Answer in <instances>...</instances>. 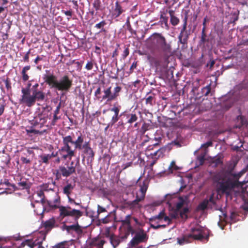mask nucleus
I'll list each match as a JSON object with an SVG mask.
<instances>
[{
	"mask_svg": "<svg viewBox=\"0 0 248 248\" xmlns=\"http://www.w3.org/2000/svg\"><path fill=\"white\" fill-rule=\"evenodd\" d=\"M121 106L119 107H114L110 109V110L111 111H113L114 112V115H119V111H120V108Z\"/></svg>",
	"mask_w": 248,
	"mask_h": 248,
	"instance_id": "0e129e2a",
	"label": "nucleus"
},
{
	"mask_svg": "<svg viewBox=\"0 0 248 248\" xmlns=\"http://www.w3.org/2000/svg\"><path fill=\"white\" fill-rule=\"evenodd\" d=\"M208 204V201H207V199H204L199 204L198 208L200 210L204 211L207 208Z\"/></svg>",
	"mask_w": 248,
	"mask_h": 248,
	"instance_id": "58836bf2",
	"label": "nucleus"
},
{
	"mask_svg": "<svg viewBox=\"0 0 248 248\" xmlns=\"http://www.w3.org/2000/svg\"><path fill=\"white\" fill-rule=\"evenodd\" d=\"M31 68V67L30 65H27L24 66L21 71V74L22 75V80L24 82L28 80L29 79V76L26 72L30 70Z\"/></svg>",
	"mask_w": 248,
	"mask_h": 248,
	"instance_id": "bb28decb",
	"label": "nucleus"
},
{
	"mask_svg": "<svg viewBox=\"0 0 248 248\" xmlns=\"http://www.w3.org/2000/svg\"><path fill=\"white\" fill-rule=\"evenodd\" d=\"M60 171L64 177L67 178L76 172V167L74 166V162L70 163V166L66 167L64 166H60Z\"/></svg>",
	"mask_w": 248,
	"mask_h": 248,
	"instance_id": "f8f14e48",
	"label": "nucleus"
},
{
	"mask_svg": "<svg viewBox=\"0 0 248 248\" xmlns=\"http://www.w3.org/2000/svg\"><path fill=\"white\" fill-rule=\"evenodd\" d=\"M189 209L187 207V206H186V207H185L182 211H181L180 213V217H182V218H187V214L189 212Z\"/></svg>",
	"mask_w": 248,
	"mask_h": 248,
	"instance_id": "a18cd8bd",
	"label": "nucleus"
},
{
	"mask_svg": "<svg viewBox=\"0 0 248 248\" xmlns=\"http://www.w3.org/2000/svg\"><path fill=\"white\" fill-rule=\"evenodd\" d=\"M112 213H109L108 215H107L105 217L102 218L101 219V221L102 223L104 224H106L108 222H111L113 220V217H112Z\"/></svg>",
	"mask_w": 248,
	"mask_h": 248,
	"instance_id": "c9c22d12",
	"label": "nucleus"
},
{
	"mask_svg": "<svg viewBox=\"0 0 248 248\" xmlns=\"http://www.w3.org/2000/svg\"><path fill=\"white\" fill-rule=\"evenodd\" d=\"M211 92V85L209 84L203 87L202 90V93L204 96H207Z\"/></svg>",
	"mask_w": 248,
	"mask_h": 248,
	"instance_id": "c03bdc74",
	"label": "nucleus"
},
{
	"mask_svg": "<svg viewBox=\"0 0 248 248\" xmlns=\"http://www.w3.org/2000/svg\"><path fill=\"white\" fill-rule=\"evenodd\" d=\"M145 103L146 105H149L150 106H153L155 103V94L151 93L150 95L147 94L145 98Z\"/></svg>",
	"mask_w": 248,
	"mask_h": 248,
	"instance_id": "b1692460",
	"label": "nucleus"
},
{
	"mask_svg": "<svg viewBox=\"0 0 248 248\" xmlns=\"http://www.w3.org/2000/svg\"><path fill=\"white\" fill-rule=\"evenodd\" d=\"M179 201L176 204V211L179 212L184 206H188V198L187 196H180L178 198Z\"/></svg>",
	"mask_w": 248,
	"mask_h": 248,
	"instance_id": "a211bd4d",
	"label": "nucleus"
},
{
	"mask_svg": "<svg viewBox=\"0 0 248 248\" xmlns=\"http://www.w3.org/2000/svg\"><path fill=\"white\" fill-rule=\"evenodd\" d=\"M144 199H141V198L136 195V199L133 201L128 202L127 204L130 207V208L134 209V208H140L141 205L140 204L139 202Z\"/></svg>",
	"mask_w": 248,
	"mask_h": 248,
	"instance_id": "aec40b11",
	"label": "nucleus"
},
{
	"mask_svg": "<svg viewBox=\"0 0 248 248\" xmlns=\"http://www.w3.org/2000/svg\"><path fill=\"white\" fill-rule=\"evenodd\" d=\"M61 116H58V115L53 114V118L51 120V125L54 126L56 124V123L58 120L61 119Z\"/></svg>",
	"mask_w": 248,
	"mask_h": 248,
	"instance_id": "864d4df0",
	"label": "nucleus"
},
{
	"mask_svg": "<svg viewBox=\"0 0 248 248\" xmlns=\"http://www.w3.org/2000/svg\"><path fill=\"white\" fill-rule=\"evenodd\" d=\"M125 226H126V231L124 233V234L123 235H122V236H121V238L123 240L126 239L130 233L132 234L134 233V230L133 229L131 224H130L129 225H125Z\"/></svg>",
	"mask_w": 248,
	"mask_h": 248,
	"instance_id": "cd10ccee",
	"label": "nucleus"
},
{
	"mask_svg": "<svg viewBox=\"0 0 248 248\" xmlns=\"http://www.w3.org/2000/svg\"><path fill=\"white\" fill-rule=\"evenodd\" d=\"M52 248H69V245L68 242L63 241L56 244Z\"/></svg>",
	"mask_w": 248,
	"mask_h": 248,
	"instance_id": "72a5a7b5",
	"label": "nucleus"
},
{
	"mask_svg": "<svg viewBox=\"0 0 248 248\" xmlns=\"http://www.w3.org/2000/svg\"><path fill=\"white\" fill-rule=\"evenodd\" d=\"M93 8L96 11H98L100 9L101 3L100 0H94L93 3Z\"/></svg>",
	"mask_w": 248,
	"mask_h": 248,
	"instance_id": "8fccbe9b",
	"label": "nucleus"
},
{
	"mask_svg": "<svg viewBox=\"0 0 248 248\" xmlns=\"http://www.w3.org/2000/svg\"><path fill=\"white\" fill-rule=\"evenodd\" d=\"M170 22L172 25L175 26L179 23L180 20L177 17L174 16L170 17Z\"/></svg>",
	"mask_w": 248,
	"mask_h": 248,
	"instance_id": "09e8293b",
	"label": "nucleus"
},
{
	"mask_svg": "<svg viewBox=\"0 0 248 248\" xmlns=\"http://www.w3.org/2000/svg\"><path fill=\"white\" fill-rule=\"evenodd\" d=\"M125 11L121 3L117 1L115 3L114 8L112 9L111 13L112 18L115 19L119 17Z\"/></svg>",
	"mask_w": 248,
	"mask_h": 248,
	"instance_id": "dca6fc26",
	"label": "nucleus"
},
{
	"mask_svg": "<svg viewBox=\"0 0 248 248\" xmlns=\"http://www.w3.org/2000/svg\"><path fill=\"white\" fill-rule=\"evenodd\" d=\"M85 135L79 133L77 138L74 140L70 136V145L74 146L75 152L76 150H82L81 156L83 160L85 158L88 162H92L94 160L95 153L91 146L90 141L84 140Z\"/></svg>",
	"mask_w": 248,
	"mask_h": 248,
	"instance_id": "7ed1b4c3",
	"label": "nucleus"
},
{
	"mask_svg": "<svg viewBox=\"0 0 248 248\" xmlns=\"http://www.w3.org/2000/svg\"><path fill=\"white\" fill-rule=\"evenodd\" d=\"M42 109V111L35 117V120L32 123L34 126L40 123V127H41L46 122L48 117V113L51 110L52 108L51 106L46 105L45 107H43Z\"/></svg>",
	"mask_w": 248,
	"mask_h": 248,
	"instance_id": "9d476101",
	"label": "nucleus"
},
{
	"mask_svg": "<svg viewBox=\"0 0 248 248\" xmlns=\"http://www.w3.org/2000/svg\"><path fill=\"white\" fill-rule=\"evenodd\" d=\"M169 17L167 16V15H160V20L162 23H164L165 25H168Z\"/></svg>",
	"mask_w": 248,
	"mask_h": 248,
	"instance_id": "052dcab7",
	"label": "nucleus"
},
{
	"mask_svg": "<svg viewBox=\"0 0 248 248\" xmlns=\"http://www.w3.org/2000/svg\"><path fill=\"white\" fill-rule=\"evenodd\" d=\"M111 87H109L104 91V95L102 97L103 99L105 100L107 99L108 101L114 100V99L112 98L113 95L111 93Z\"/></svg>",
	"mask_w": 248,
	"mask_h": 248,
	"instance_id": "4be33fe9",
	"label": "nucleus"
},
{
	"mask_svg": "<svg viewBox=\"0 0 248 248\" xmlns=\"http://www.w3.org/2000/svg\"><path fill=\"white\" fill-rule=\"evenodd\" d=\"M118 72L119 69H116L115 68H112V70L110 71V78L112 79H117L118 78Z\"/></svg>",
	"mask_w": 248,
	"mask_h": 248,
	"instance_id": "4c0bfd02",
	"label": "nucleus"
},
{
	"mask_svg": "<svg viewBox=\"0 0 248 248\" xmlns=\"http://www.w3.org/2000/svg\"><path fill=\"white\" fill-rule=\"evenodd\" d=\"M31 83L30 82H29L27 84V86L26 88H22L21 89V93L22 94V95H21V97L20 99V103L24 99V93H25V92H26V91H29V93H31V91H30V87L31 86Z\"/></svg>",
	"mask_w": 248,
	"mask_h": 248,
	"instance_id": "e433bc0d",
	"label": "nucleus"
},
{
	"mask_svg": "<svg viewBox=\"0 0 248 248\" xmlns=\"http://www.w3.org/2000/svg\"><path fill=\"white\" fill-rule=\"evenodd\" d=\"M24 95L25 97L20 103L29 108L33 106L36 101H43L46 98L45 93L40 90L32 91L31 94L27 90Z\"/></svg>",
	"mask_w": 248,
	"mask_h": 248,
	"instance_id": "0eeeda50",
	"label": "nucleus"
},
{
	"mask_svg": "<svg viewBox=\"0 0 248 248\" xmlns=\"http://www.w3.org/2000/svg\"><path fill=\"white\" fill-rule=\"evenodd\" d=\"M56 182H52V185L49 183L43 184L40 186L41 189L44 191H48L49 190H53L54 186H55Z\"/></svg>",
	"mask_w": 248,
	"mask_h": 248,
	"instance_id": "393cba45",
	"label": "nucleus"
},
{
	"mask_svg": "<svg viewBox=\"0 0 248 248\" xmlns=\"http://www.w3.org/2000/svg\"><path fill=\"white\" fill-rule=\"evenodd\" d=\"M150 126V124H147L144 123L141 128V131L142 134H144L147 130H149V127Z\"/></svg>",
	"mask_w": 248,
	"mask_h": 248,
	"instance_id": "bf43d9fd",
	"label": "nucleus"
},
{
	"mask_svg": "<svg viewBox=\"0 0 248 248\" xmlns=\"http://www.w3.org/2000/svg\"><path fill=\"white\" fill-rule=\"evenodd\" d=\"M55 221L53 219L46 221L44 223V226L46 228L49 229L54 227Z\"/></svg>",
	"mask_w": 248,
	"mask_h": 248,
	"instance_id": "ea45409f",
	"label": "nucleus"
},
{
	"mask_svg": "<svg viewBox=\"0 0 248 248\" xmlns=\"http://www.w3.org/2000/svg\"><path fill=\"white\" fill-rule=\"evenodd\" d=\"M212 163L214 164L215 167L222 165L223 164L222 157L221 156L215 157L213 158Z\"/></svg>",
	"mask_w": 248,
	"mask_h": 248,
	"instance_id": "f704fd0d",
	"label": "nucleus"
},
{
	"mask_svg": "<svg viewBox=\"0 0 248 248\" xmlns=\"http://www.w3.org/2000/svg\"><path fill=\"white\" fill-rule=\"evenodd\" d=\"M197 160L199 162V165H202L205 160V154H202L197 157Z\"/></svg>",
	"mask_w": 248,
	"mask_h": 248,
	"instance_id": "de8ad7c7",
	"label": "nucleus"
},
{
	"mask_svg": "<svg viewBox=\"0 0 248 248\" xmlns=\"http://www.w3.org/2000/svg\"><path fill=\"white\" fill-rule=\"evenodd\" d=\"M147 235L143 232L141 233H137L132 239L129 243V245L131 247H135L141 242H143L146 240Z\"/></svg>",
	"mask_w": 248,
	"mask_h": 248,
	"instance_id": "4468645a",
	"label": "nucleus"
},
{
	"mask_svg": "<svg viewBox=\"0 0 248 248\" xmlns=\"http://www.w3.org/2000/svg\"><path fill=\"white\" fill-rule=\"evenodd\" d=\"M46 238V233L43 232H40L36 233V239L32 242L30 240H27L22 243V245H27L31 248L35 246H38V248H43L42 243L45 240Z\"/></svg>",
	"mask_w": 248,
	"mask_h": 248,
	"instance_id": "9b49d317",
	"label": "nucleus"
},
{
	"mask_svg": "<svg viewBox=\"0 0 248 248\" xmlns=\"http://www.w3.org/2000/svg\"><path fill=\"white\" fill-rule=\"evenodd\" d=\"M40 159L39 162L42 163L48 164L49 163V160L50 159L49 154H42L39 156Z\"/></svg>",
	"mask_w": 248,
	"mask_h": 248,
	"instance_id": "7c9ffc66",
	"label": "nucleus"
},
{
	"mask_svg": "<svg viewBox=\"0 0 248 248\" xmlns=\"http://www.w3.org/2000/svg\"><path fill=\"white\" fill-rule=\"evenodd\" d=\"M75 185H73L71 183L67 184L63 188V193L69 197L71 194L72 190L74 188Z\"/></svg>",
	"mask_w": 248,
	"mask_h": 248,
	"instance_id": "a878e982",
	"label": "nucleus"
},
{
	"mask_svg": "<svg viewBox=\"0 0 248 248\" xmlns=\"http://www.w3.org/2000/svg\"><path fill=\"white\" fill-rule=\"evenodd\" d=\"M107 24L105 20H102L99 23L96 24L94 27L97 29H100V32H106V31L104 29V26Z\"/></svg>",
	"mask_w": 248,
	"mask_h": 248,
	"instance_id": "2f4dec72",
	"label": "nucleus"
},
{
	"mask_svg": "<svg viewBox=\"0 0 248 248\" xmlns=\"http://www.w3.org/2000/svg\"><path fill=\"white\" fill-rule=\"evenodd\" d=\"M209 39L207 38V35L205 33V30L204 28L202 29L201 37L199 41V45L200 46H204L206 42H208Z\"/></svg>",
	"mask_w": 248,
	"mask_h": 248,
	"instance_id": "c756f323",
	"label": "nucleus"
},
{
	"mask_svg": "<svg viewBox=\"0 0 248 248\" xmlns=\"http://www.w3.org/2000/svg\"><path fill=\"white\" fill-rule=\"evenodd\" d=\"M159 145V143H155L153 145H151L148 146L145 150L146 155H148L150 153H151V151H153L154 148L157 146H158Z\"/></svg>",
	"mask_w": 248,
	"mask_h": 248,
	"instance_id": "49530a36",
	"label": "nucleus"
},
{
	"mask_svg": "<svg viewBox=\"0 0 248 248\" xmlns=\"http://www.w3.org/2000/svg\"><path fill=\"white\" fill-rule=\"evenodd\" d=\"M53 174L55 176V180L56 181H59L60 179H61L62 177V174L60 171V167H59L58 169L55 170L54 171Z\"/></svg>",
	"mask_w": 248,
	"mask_h": 248,
	"instance_id": "a19ab883",
	"label": "nucleus"
},
{
	"mask_svg": "<svg viewBox=\"0 0 248 248\" xmlns=\"http://www.w3.org/2000/svg\"><path fill=\"white\" fill-rule=\"evenodd\" d=\"M107 212V210L105 208L99 205H98L97 206V218H99V215L102 213H103V212Z\"/></svg>",
	"mask_w": 248,
	"mask_h": 248,
	"instance_id": "13d9d810",
	"label": "nucleus"
},
{
	"mask_svg": "<svg viewBox=\"0 0 248 248\" xmlns=\"http://www.w3.org/2000/svg\"><path fill=\"white\" fill-rule=\"evenodd\" d=\"M94 62L93 61L91 60L87 62L86 65H85V69L87 70H91L93 68Z\"/></svg>",
	"mask_w": 248,
	"mask_h": 248,
	"instance_id": "4d7b16f0",
	"label": "nucleus"
},
{
	"mask_svg": "<svg viewBox=\"0 0 248 248\" xmlns=\"http://www.w3.org/2000/svg\"><path fill=\"white\" fill-rule=\"evenodd\" d=\"M125 25L126 26L127 30L131 32H132L133 29L131 27L129 17H128L126 19Z\"/></svg>",
	"mask_w": 248,
	"mask_h": 248,
	"instance_id": "e2e57ef3",
	"label": "nucleus"
},
{
	"mask_svg": "<svg viewBox=\"0 0 248 248\" xmlns=\"http://www.w3.org/2000/svg\"><path fill=\"white\" fill-rule=\"evenodd\" d=\"M121 87L118 86H116L114 89V92L113 93H112L113 97L112 98L114 99V100H116L117 97L119 95V93L121 92Z\"/></svg>",
	"mask_w": 248,
	"mask_h": 248,
	"instance_id": "37998d69",
	"label": "nucleus"
},
{
	"mask_svg": "<svg viewBox=\"0 0 248 248\" xmlns=\"http://www.w3.org/2000/svg\"><path fill=\"white\" fill-rule=\"evenodd\" d=\"M129 54V49L128 46H125V49L122 54V57L124 59H125Z\"/></svg>",
	"mask_w": 248,
	"mask_h": 248,
	"instance_id": "680f3d73",
	"label": "nucleus"
},
{
	"mask_svg": "<svg viewBox=\"0 0 248 248\" xmlns=\"http://www.w3.org/2000/svg\"><path fill=\"white\" fill-rule=\"evenodd\" d=\"M167 151V147L165 146L160 148L157 150V156L155 157V159H158L160 157L164 156L165 153Z\"/></svg>",
	"mask_w": 248,
	"mask_h": 248,
	"instance_id": "473e14b6",
	"label": "nucleus"
},
{
	"mask_svg": "<svg viewBox=\"0 0 248 248\" xmlns=\"http://www.w3.org/2000/svg\"><path fill=\"white\" fill-rule=\"evenodd\" d=\"M44 82L50 89L62 92H68L73 85V80L68 75H64L58 80L57 77L52 74H45L43 77Z\"/></svg>",
	"mask_w": 248,
	"mask_h": 248,
	"instance_id": "f03ea898",
	"label": "nucleus"
},
{
	"mask_svg": "<svg viewBox=\"0 0 248 248\" xmlns=\"http://www.w3.org/2000/svg\"><path fill=\"white\" fill-rule=\"evenodd\" d=\"M189 35V31L186 30V28H182L178 37V43L183 44L184 46H186Z\"/></svg>",
	"mask_w": 248,
	"mask_h": 248,
	"instance_id": "2eb2a0df",
	"label": "nucleus"
},
{
	"mask_svg": "<svg viewBox=\"0 0 248 248\" xmlns=\"http://www.w3.org/2000/svg\"><path fill=\"white\" fill-rule=\"evenodd\" d=\"M140 190L137 193L136 195L141 198V199H144L148 186L147 180H144L142 184H140Z\"/></svg>",
	"mask_w": 248,
	"mask_h": 248,
	"instance_id": "6ab92c4d",
	"label": "nucleus"
},
{
	"mask_svg": "<svg viewBox=\"0 0 248 248\" xmlns=\"http://www.w3.org/2000/svg\"><path fill=\"white\" fill-rule=\"evenodd\" d=\"M71 210H74L77 211H78V213H75L73 215H67L64 217L61 216L59 215V217L61 219H63L65 217H72V220H73V222L76 223L75 224H73L71 225H64V228L67 231V232H70L72 231H74L77 232H81V230L80 229V226L78 223V220L83 215V212L80 210H77L75 209H72L71 207Z\"/></svg>",
	"mask_w": 248,
	"mask_h": 248,
	"instance_id": "1a4fd4ad",
	"label": "nucleus"
},
{
	"mask_svg": "<svg viewBox=\"0 0 248 248\" xmlns=\"http://www.w3.org/2000/svg\"><path fill=\"white\" fill-rule=\"evenodd\" d=\"M30 53H31V49H29V50L26 53V54L23 57V61L24 62H29V55H30Z\"/></svg>",
	"mask_w": 248,
	"mask_h": 248,
	"instance_id": "69168bd1",
	"label": "nucleus"
},
{
	"mask_svg": "<svg viewBox=\"0 0 248 248\" xmlns=\"http://www.w3.org/2000/svg\"><path fill=\"white\" fill-rule=\"evenodd\" d=\"M164 215H165V213L164 211H161L160 212V213L155 217H153L149 219V221L151 222H153L154 221H155L156 219H163V217H164Z\"/></svg>",
	"mask_w": 248,
	"mask_h": 248,
	"instance_id": "79ce46f5",
	"label": "nucleus"
},
{
	"mask_svg": "<svg viewBox=\"0 0 248 248\" xmlns=\"http://www.w3.org/2000/svg\"><path fill=\"white\" fill-rule=\"evenodd\" d=\"M120 116L119 115H114L110 121V122L108 124V125L112 126L113 124H114L119 119Z\"/></svg>",
	"mask_w": 248,
	"mask_h": 248,
	"instance_id": "6e6d98bb",
	"label": "nucleus"
},
{
	"mask_svg": "<svg viewBox=\"0 0 248 248\" xmlns=\"http://www.w3.org/2000/svg\"><path fill=\"white\" fill-rule=\"evenodd\" d=\"M36 194L41 199L39 202H46V205L51 209H59L61 216L64 217L67 215H73L75 213H78V211L71 210V207L69 206L59 205L61 202V199L57 193H55V199L53 201L47 200L46 198L44 192L41 189L37 190L36 192Z\"/></svg>",
	"mask_w": 248,
	"mask_h": 248,
	"instance_id": "20e7f679",
	"label": "nucleus"
},
{
	"mask_svg": "<svg viewBox=\"0 0 248 248\" xmlns=\"http://www.w3.org/2000/svg\"><path fill=\"white\" fill-rule=\"evenodd\" d=\"M105 241L97 238H94L90 240L88 243V247L90 248H103V245Z\"/></svg>",
	"mask_w": 248,
	"mask_h": 248,
	"instance_id": "f3484780",
	"label": "nucleus"
},
{
	"mask_svg": "<svg viewBox=\"0 0 248 248\" xmlns=\"http://www.w3.org/2000/svg\"><path fill=\"white\" fill-rule=\"evenodd\" d=\"M3 81L5 83V87H6L7 90H11L12 88V87H11V83L10 78H9L7 77L6 78L3 79Z\"/></svg>",
	"mask_w": 248,
	"mask_h": 248,
	"instance_id": "5fc2aeb1",
	"label": "nucleus"
},
{
	"mask_svg": "<svg viewBox=\"0 0 248 248\" xmlns=\"http://www.w3.org/2000/svg\"><path fill=\"white\" fill-rule=\"evenodd\" d=\"M46 202H39V200H35L34 203L32 202L31 203V206L34 208V212L37 215H43L46 210Z\"/></svg>",
	"mask_w": 248,
	"mask_h": 248,
	"instance_id": "ddd939ff",
	"label": "nucleus"
},
{
	"mask_svg": "<svg viewBox=\"0 0 248 248\" xmlns=\"http://www.w3.org/2000/svg\"><path fill=\"white\" fill-rule=\"evenodd\" d=\"M46 132H47V130L46 129H45V130H43L42 131H39L38 130H36V129H34L33 134H38L39 135H43L44 133H46Z\"/></svg>",
	"mask_w": 248,
	"mask_h": 248,
	"instance_id": "774afa93",
	"label": "nucleus"
},
{
	"mask_svg": "<svg viewBox=\"0 0 248 248\" xmlns=\"http://www.w3.org/2000/svg\"><path fill=\"white\" fill-rule=\"evenodd\" d=\"M17 185L19 188L21 189H29L31 186V183L26 180L21 179L17 183Z\"/></svg>",
	"mask_w": 248,
	"mask_h": 248,
	"instance_id": "5701e85b",
	"label": "nucleus"
},
{
	"mask_svg": "<svg viewBox=\"0 0 248 248\" xmlns=\"http://www.w3.org/2000/svg\"><path fill=\"white\" fill-rule=\"evenodd\" d=\"M127 119V123L130 124H132L136 122L138 119V116L135 113H129L126 115Z\"/></svg>",
	"mask_w": 248,
	"mask_h": 248,
	"instance_id": "c85d7f7f",
	"label": "nucleus"
},
{
	"mask_svg": "<svg viewBox=\"0 0 248 248\" xmlns=\"http://www.w3.org/2000/svg\"><path fill=\"white\" fill-rule=\"evenodd\" d=\"M238 215L237 213L235 212L232 211L231 213V215L230 217V220L232 221V222H236L237 217H238Z\"/></svg>",
	"mask_w": 248,
	"mask_h": 248,
	"instance_id": "3c124183",
	"label": "nucleus"
},
{
	"mask_svg": "<svg viewBox=\"0 0 248 248\" xmlns=\"http://www.w3.org/2000/svg\"><path fill=\"white\" fill-rule=\"evenodd\" d=\"M244 169L238 173H233L232 170H221L212 175V180L215 184L217 190L222 193H229L236 187L241 186L242 184L239 181V178L247 171Z\"/></svg>",
	"mask_w": 248,
	"mask_h": 248,
	"instance_id": "f257e3e1",
	"label": "nucleus"
},
{
	"mask_svg": "<svg viewBox=\"0 0 248 248\" xmlns=\"http://www.w3.org/2000/svg\"><path fill=\"white\" fill-rule=\"evenodd\" d=\"M204 234L203 228L197 225L191 229L189 234L185 235L183 238H178V242L180 245H183L190 243L193 240H201L204 238Z\"/></svg>",
	"mask_w": 248,
	"mask_h": 248,
	"instance_id": "6e6552de",
	"label": "nucleus"
},
{
	"mask_svg": "<svg viewBox=\"0 0 248 248\" xmlns=\"http://www.w3.org/2000/svg\"><path fill=\"white\" fill-rule=\"evenodd\" d=\"M58 155L61 156V159L63 160L71 159L75 156V149H73L70 145V135L62 137V146L55 153L53 152L49 154L50 159L56 157Z\"/></svg>",
	"mask_w": 248,
	"mask_h": 248,
	"instance_id": "423d86ee",
	"label": "nucleus"
},
{
	"mask_svg": "<svg viewBox=\"0 0 248 248\" xmlns=\"http://www.w3.org/2000/svg\"><path fill=\"white\" fill-rule=\"evenodd\" d=\"M131 218V216L130 215H127L125 218L122 220V223L123 225H127L131 224L130 219Z\"/></svg>",
	"mask_w": 248,
	"mask_h": 248,
	"instance_id": "603ef678",
	"label": "nucleus"
},
{
	"mask_svg": "<svg viewBox=\"0 0 248 248\" xmlns=\"http://www.w3.org/2000/svg\"><path fill=\"white\" fill-rule=\"evenodd\" d=\"M122 236H117L115 235H111L110 236V241L113 248H116L123 241L121 238Z\"/></svg>",
	"mask_w": 248,
	"mask_h": 248,
	"instance_id": "412c9836",
	"label": "nucleus"
},
{
	"mask_svg": "<svg viewBox=\"0 0 248 248\" xmlns=\"http://www.w3.org/2000/svg\"><path fill=\"white\" fill-rule=\"evenodd\" d=\"M149 42L152 47L160 50L165 53H170L171 51L170 44L167 43L165 37L161 33H153L149 38Z\"/></svg>",
	"mask_w": 248,
	"mask_h": 248,
	"instance_id": "39448f33",
	"label": "nucleus"
},
{
	"mask_svg": "<svg viewBox=\"0 0 248 248\" xmlns=\"http://www.w3.org/2000/svg\"><path fill=\"white\" fill-rule=\"evenodd\" d=\"M20 160L22 163L23 164H30L31 162V160L30 159H28L24 156H21L20 158Z\"/></svg>",
	"mask_w": 248,
	"mask_h": 248,
	"instance_id": "338daca9",
	"label": "nucleus"
}]
</instances>
